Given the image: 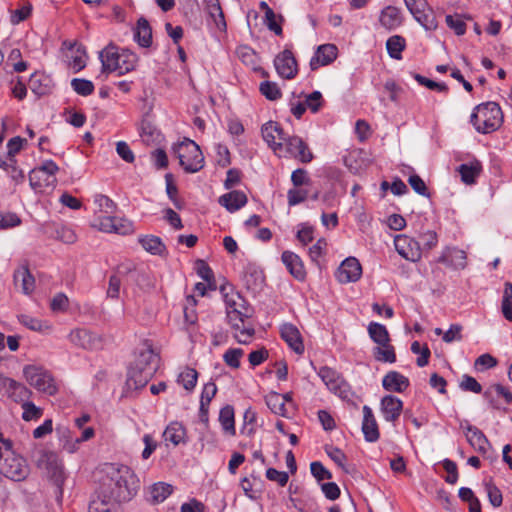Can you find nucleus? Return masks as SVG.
<instances>
[{
    "mask_svg": "<svg viewBox=\"0 0 512 512\" xmlns=\"http://www.w3.org/2000/svg\"><path fill=\"white\" fill-rule=\"evenodd\" d=\"M101 472V494L89 505V512H119L120 503L131 500L140 487L134 471L123 464L105 463Z\"/></svg>",
    "mask_w": 512,
    "mask_h": 512,
    "instance_id": "obj_1",
    "label": "nucleus"
},
{
    "mask_svg": "<svg viewBox=\"0 0 512 512\" xmlns=\"http://www.w3.org/2000/svg\"><path fill=\"white\" fill-rule=\"evenodd\" d=\"M226 306V315L228 322L234 329V336L241 344H247L253 337L255 330L247 323L251 316V309L246 305V301L241 295L232 288L227 291L226 287L221 289Z\"/></svg>",
    "mask_w": 512,
    "mask_h": 512,
    "instance_id": "obj_2",
    "label": "nucleus"
},
{
    "mask_svg": "<svg viewBox=\"0 0 512 512\" xmlns=\"http://www.w3.org/2000/svg\"><path fill=\"white\" fill-rule=\"evenodd\" d=\"M470 123L481 134L497 131L503 124L501 107L493 101L477 105L471 113Z\"/></svg>",
    "mask_w": 512,
    "mask_h": 512,
    "instance_id": "obj_3",
    "label": "nucleus"
},
{
    "mask_svg": "<svg viewBox=\"0 0 512 512\" xmlns=\"http://www.w3.org/2000/svg\"><path fill=\"white\" fill-rule=\"evenodd\" d=\"M0 473L14 481L24 480L29 474L25 459L15 454L6 441L0 444Z\"/></svg>",
    "mask_w": 512,
    "mask_h": 512,
    "instance_id": "obj_4",
    "label": "nucleus"
},
{
    "mask_svg": "<svg viewBox=\"0 0 512 512\" xmlns=\"http://www.w3.org/2000/svg\"><path fill=\"white\" fill-rule=\"evenodd\" d=\"M180 166L187 173H196L204 167V156L200 147L190 139H184L173 147Z\"/></svg>",
    "mask_w": 512,
    "mask_h": 512,
    "instance_id": "obj_5",
    "label": "nucleus"
},
{
    "mask_svg": "<svg viewBox=\"0 0 512 512\" xmlns=\"http://www.w3.org/2000/svg\"><path fill=\"white\" fill-rule=\"evenodd\" d=\"M58 171L59 167L53 160L44 161L39 167L32 169L29 173L31 188L34 190L54 188L57 183L56 173Z\"/></svg>",
    "mask_w": 512,
    "mask_h": 512,
    "instance_id": "obj_6",
    "label": "nucleus"
},
{
    "mask_svg": "<svg viewBox=\"0 0 512 512\" xmlns=\"http://www.w3.org/2000/svg\"><path fill=\"white\" fill-rule=\"evenodd\" d=\"M27 382L40 392L50 396L58 391L57 385L52 376L43 368L29 365L23 370Z\"/></svg>",
    "mask_w": 512,
    "mask_h": 512,
    "instance_id": "obj_7",
    "label": "nucleus"
},
{
    "mask_svg": "<svg viewBox=\"0 0 512 512\" xmlns=\"http://www.w3.org/2000/svg\"><path fill=\"white\" fill-rule=\"evenodd\" d=\"M318 376L326 387L340 398L349 399L352 396L350 385L336 370L324 366L319 369Z\"/></svg>",
    "mask_w": 512,
    "mask_h": 512,
    "instance_id": "obj_8",
    "label": "nucleus"
},
{
    "mask_svg": "<svg viewBox=\"0 0 512 512\" xmlns=\"http://www.w3.org/2000/svg\"><path fill=\"white\" fill-rule=\"evenodd\" d=\"M407 9L414 18L426 29L435 30L438 26L433 10L426 0H404Z\"/></svg>",
    "mask_w": 512,
    "mask_h": 512,
    "instance_id": "obj_9",
    "label": "nucleus"
},
{
    "mask_svg": "<svg viewBox=\"0 0 512 512\" xmlns=\"http://www.w3.org/2000/svg\"><path fill=\"white\" fill-rule=\"evenodd\" d=\"M283 153L299 160L302 163H309L313 159V154L308 145L298 136H285L283 139Z\"/></svg>",
    "mask_w": 512,
    "mask_h": 512,
    "instance_id": "obj_10",
    "label": "nucleus"
},
{
    "mask_svg": "<svg viewBox=\"0 0 512 512\" xmlns=\"http://www.w3.org/2000/svg\"><path fill=\"white\" fill-rule=\"evenodd\" d=\"M394 246L399 255L408 261L417 262L421 258V245L414 238L404 234L397 235L394 238Z\"/></svg>",
    "mask_w": 512,
    "mask_h": 512,
    "instance_id": "obj_11",
    "label": "nucleus"
},
{
    "mask_svg": "<svg viewBox=\"0 0 512 512\" xmlns=\"http://www.w3.org/2000/svg\"><path fill=\"white\" fill-rule=\"evenodd\" d=\"M98 223L95 226L106 233H117L121 235H128L133 233V223L125 218L103 216L98 217Z\"/></svg>",
    "mask_w": 512,
    "mask_h": 512,
    "instance_id": "obj_12",
    "label": "nucleus"
},
{
    "mask_svg": "<svg viewBox=\"0 0 512 512\" xmlns=\"http://www.w3.org/2000/svg\"><path fill=\"white\" fill-rule=\"evenodd\" d=\"M274 66L283 79H293L298 73V64L290 49H284L275 57Z\"/></svg>",
    "mask_w": 512,
    "mask_h": 512,
    "instance_id": "obj_13",
    "label": "nucleus"
},
{
    "mask_svg": "<svg viewBox=\"0 0 512 512\" xmlns=\"http://www.w3.org/2000/svg\"><path fill=\"white\" fill-rule=\"evenodd\" d=\"M262 136L264 141L271 147L274 152L278 153L279 156H286L283 154V139L286 134L276 122H267L262 126Z\"/></svg>",
    "mask_w": 512,
    "mask_h": 512,
    "instance_id": "obj_14",
    "label": "nucleus"
},
{
    "mask_svg": "<svg viewBox=\"0 0 512 512\" xmlns=\"http://www.w3.org/2000/svg\"><path fill=\"white\" fill-rule=\"evenodd\" d=\"M362 267L359 261L354 257L345 259L336 272L337 280L342 283L356 282L360 279Z\"/></svg>",
    "mask_w": 512,
    "mask_h": 512,
    "instance_id": "obj_15",
    "label": "nucleus"
},
{
    "mask_svg": "<svg viewBox=\"0 0 512 512\" xmlns=\"http://www.w3.org/2000/svg\"><path fill=\"white\" fill-rule=\"evenodd\" d=\"M281 338L287 343L289 348L296 354L302 355L305 347L303 339L298 328L291 323H284L280 327Z\"/></svg>",
    "mask_w": 512,
    "mask_h": 512,
    "instance_id": "obj_16",
    "label": "nucleus"
},
{
    "mask_svg": "<svg viewBox=\"0 0 512 512\" xmlns=\"http://www.w3.org/2000/svg\"><path fill=\"white\" fill-rule=\"evenodd\" d=\"M69 340L83 349H95L101 344V339L85 328H77L70 332Z\"/></svg>",
    "mask_w": 512,
    "mask_h": 512,
    "instance_id": "obj_17",
    "label": "nucleus"
},
{
    "mask_svg": "<svg viewBox=\"0 0 512 512\" xmlns=\"http://www.w3.org/2000/svg\"><path fill=\"white\" fill-rule=\"evenodd\" d=\"M0 384H2L8 392L9 397L15 402H26L28 401L31 391L22 383L15 381L14 379L4 377L0 374Z\"/></svg>",
    "mask_w": 512,
    "mask_h": 512,
    "instance_id": "obj_18",
    "label": "nucleus"
},
{
    "mask_svg": "<svg viewBox=\"0 0 512 512\" xmlns=\"http://www.w3.org/2000/svg\"><path fill=\"white\" fill-rule=\"evenodd\" d=\"M380 409L388 422L396 421L403 410V402L394 395H386L381 399Z\"/></svg>",
    "mask_w": 512,
    "mask_h": 512,
    "instance_id": "obj_19",
    "label": "nucleus"
},
{
    "mask_svg": "<svg viewBox=\"0 0 512 512\" xmlns=\"http://www.w3.org/2000/svg\"><path fill=\"white\" fill-rule=\"evenodd\" d=\"M46 469L48 477L56 485L59 493L62 494V486L66 479L63 463L57 458L56 455L51 454L47 457Z\"/></svg>",
    "mask_w": 512,
    "mask_h": 512,
    "instance_id": "obj_20",
    "label": "nucleus"
},
{
    "mask_svg": "<svg viewBox=\"0 0 512 512\" xmlns=\"http://www.w3.org/2000/svg\"><path fill=\"white\" fill-rule=\"evenodd\" d=\"M337 57V47L333 44L320 45L317 48L315 55L310 60V68L312 70L318 69L320 66H325L332 63Z\"/></svg>",
    "mask_w": 512,
    "mask_h": 512,
    "instance_id": "obj_21",
    "label": "nucleus"
},
{
    "mask_svg": "<svg viewBox=\"0 0 512 512\" xmlns=\"http://www.w3.org/2000/svg\"><path fill=\"white\" fill-rule=\"evenodd\" d=\"M153 376L151 369L144 370L132 364L128 370L126 385L129 389L137 390L145 387Z\"/></svg>",
    "mask_w": 512,
    "mask_h": 512,
    "instance_id": "obj_22",
    "label": "nucleus"
},
{
    "mask_svg": "<svg viewBox=\"0 0 512 512\" xmlns=\"http://www.w3.org/2000/svg\"><path fill=\"white\" fill-rule=\"evenodd\" d=\"M282 262L289 273L297 280L303 281L306 278V270L301 258L292 251H284L281 256Z\"/></svg>",
    "mask_w": 512,
    "mask_h": 512,
    "instance_id": "obj_23",
    "label": "nucleus"
},
{
    "mask_svg": "<svg viewBox=\"0 0 512 512\" xmlns=\"http://www.w3.org/2000/svg\"><path fill=\"white\" fill-rule=\"evenodd\" d=\"M133 365L144 370L151 369L152 373H156L159 367V356L153 350L151 345H146L137 355Z\"/></svg>",
    "mask_w": 512,
    "mask_h": 512,
    "instance_id": "obj_24",
    "label": "nucleus"
},
{
    "mask_svg": "<svg viewBox=\"0 0 512 512\" xmlns=\"http://www.w3.org/2000/svg\"><path fill=\"white\" fill-rule=\"evenodd\" d=\"M362 432L364 434L365 440L368 442H375L379 439L380 436L378 424L373 415V411L367 405L363 407Z\"/></svg>",
    "mask_w": 512,
    "mask_h": 512,
    "instance_id": "obj_25",
    "label": "nucleus"
},
{
    "mask_svg": "<svg viewBox=\"0 0 512 512\" xmlns=\"http://www.w3.org/2000/svg\"><path fill=\"white\" fill-rule=\"evenodd\" d=\"M118 56H120V52L112 43L108 44L99 52V59L102 64L103 73L116 72Z\"/></svg>",
    "mask_w": 512,
    "mask_h": 512,
    "instance_id": "obj_26",
    "label": "nucleus"
},
{
    "mask_svg": "<svg viewBox=\"0 0 512 512\" xmlns=\"http://www.w3.org/2000/svg\"><path fill=\"white\" fill-rule=\"evenodd\" d=\"M382 386L387 391L401 393L408 388L409 379L397 371H390L383 377Z\"/></svg>",
    "mask_w": 512,
    "mask_h": 512,
    "instance_id": "obj_27",
    "label": "nucleus"
},
{
    "mask_svg": "<svg viewBox=\"0 0 512 512\" xmlns=\"http://www.w3.org/2000/svg\"><path fill=\"white\" fill-rule=\"evenodd\" d=\"M319 197V191H312L310 187H299L293 186L287 192V202L289 206H296L305 200L311 198L317 200Z\"/></svg>",
    "mask_w": 512,
    "mask_h": 512,
    "instance_id": "obj_28",
    "label": "nucleus"
},
{
    "mask_svg": "<svg viewBox=\"0 0 512 512\" xmlns=\"http://www.w3.org/2000/svg\"><path fill=\"white\" fill-rule=\"evenodd\" d=\"M163 438L165 442H170L174 446L179 444H185L186 429L180 422H171L163 432Z\"/></svg>",
    "mask_w": 512,
    "mask_h": 512,
    "instance_id": "obj_29",
    "label": "nucleus"
},
{
    "mask_svg": "<svg viewBox=\"0 0 512 512\" xmlns=\"http://www.w3.org/2000/svg\"><path fill=\"white\" fill-rule=\"evenodd\" d=\"M247 203L245 193L234 190L222 195L219 198V204L225 207L230 212H235Z\"/></svg>",
    "mask_w": 512,
    "mask_h": 512,
    "instance_id": "obj_30",
    "label": "nucleus"
},
{
    "mask_svg": "<svg viewBox=\"0 0 512 512\" xmlns=\"http://www.w3.org/2000/svg\"><path fill=\"white\" fill-rule=\"evenodd\" d=\"M379 21L386 30H394L402 23L400 10L394 6L385 7L380 14Z\"/></svg>",
    "mask_w": 512,
    "mask_h": 512,
    "instance_id": "obj_31",
    "label": "nucleus"
},
{
    "mask_svg": "<svg viewBox=\"0 0 512 512\" xmlns=\"http://www.w3.org/2000/svg\"><path fill=\"white\" fill-rule=\"evenodd\" d=\"M457 171L461 176L462 182L467 185H471L475 183L476 178L480 175L482 165L480 161L475 159L469 163L461 164L457 168Z\"/></svg>",
    "mask_w": 512,
    "mask_h": 512,
    "instance_id": "obj_32",
    "label": "nucleus"
},
{
    "mask_svg": "<svg viewBox=\"0 0 512 512\" xmlns=\"http://www.w3.org/2000/svg\"><path fill=\"white\" fill-rule=\"evenodd\" d=\"M494 394L503 397L507 404L512 403V393L501 384H493L488 387L483 394L484 398L490 403L492 408H499L498 404L494 400Z\"/></svg>",
    "mask_w": 512,
    "mask_h": 512,
    "instance_id": "obj_33",
    "label": "nucleus"
},
{
    "mask_svg": "<svg viewBox=\"0 0 512 512\" xmlns=\"http://www.w3.org/2000/svg\"><path fill=\"white\" fill-rule=\"evenodd\" d=\"M134 39L141 47H149L152 43V30L148 21L140 18L134 30Z\"/></svg>",
    "mask_w": 512,
    "mask_h": 512,
    "instance_id": "obj_34",
    "label": "nucleus"
},
{
    "mask_svg": "<svg viewBox=\"0 0 512 512\" xmlns=\"http://www.w3.org/2000/svg\"><path fill=\"white\" fill-rule=\"evenodd\" d=\"M137 62L138 57L134 52L127 49H123L120 52V56H118L116 71L119 73V75L126 74L135 69Z\"/></svg>",
    "mask_w": 512,
    "mask_h": 512,
    "instance_id": "obj_35",
    "label": "nucleus"
},
{
    "mask_svg": "<svg viewBox=\"0 0 512 512\" xmlns=\"http://www.w3.org/2000/svg\"><path fill=\"white\" fill-rule=\"evenodd\" d=\"M14 282L16 286L21 283L24 294H30L35 287V279L27 267H22L14 272Z\"/></svg>",
    "mask_w": 512,
    "mask_h": 512,
    "instance_id": "obj_36",
    "label": "nucleus"
},
{
    "mask_svg": "<svg viewBox=\"0 0 512 512\" xmlns=\"http://www.w3.org/2000/svg\"><path fill=\"white\" fill-rule=\"evenodd\" d=\"M265 402L268 408L276 415L287 416L286 409V396L279 394L277 392H270L265 397Z\"/></svg>",
    "mask_w": 512,
    "mask_h": 512,
    "instance_id": "obj_37",
    "label": "nucleus"
},
{
    "mask_svg": "<svg viewBox=\"0 0 512 512\" xmlns=\"http://www.w3.org/2000/svg\"><path fill=\"white\" fill-rule=\"evenodd\" d=\"M173 491L170 484L158 482L153 484L149 490L148 501L152 504H159L163 502Z\"/></svg>",
    "mask_w": 512,
    "mask_h": 512,
    "instance_id": "obj_38",
    "label": "nucleus"
},
{
    "mask_svg": "<svg viewBox=\"0 0 512 512\" xmlns=\"http://www.w3.org/2000/svg\"><path fill=\"white\" fill-rule=\"evenodd\" d=\"M219 422L226 434L230 436H234L236 434L234 409L232 406L226 405L221 408L219 412Z\"/></svg>",
    "mask_w": 512,
    "mask_h": 512,
    "instance_id": "obj_39",
    "label": "nucleus"
},
{
    "mask_svg": "<svg viewBox=\"0 0 512 512\" xmlns=\"http://www.w3.org/2000/svg\"><path fill=\"white\" fill-rule=\"evenodd\" d=\"M466 437L468 442L479 452H486L489 442L486 436L477 427L469 426Z\"/></svg>",
    "mask_w": 512,
    "mask_h": 512,
    "instance_id": "obj_40",
    "label": "nucleus"
},
{
    "mask_svg": "<svg viewBox=\"0 0 512 512\" xmlns=\"http://www.w3.org/2000/svg\"><path fill=\"white\" fill-rule=\"evenodd\" d=\"M373 357L376 361L384 363L396 362V353L391 342L377 345L373 348Z\"/></svg>",
    "mask_w": 512,
    "mask_h": 512,
    "instance_id": "obj_41",
    "label": "nucleus"
},
{
    "mask_svg": "<svg viewBox=\"0 0 512 512\" xmlns=\"http://www.w3.org/2000/svg\"><path fill=\"white\" fill-rule=\"evenodd\" d=\"M367 331L371 340L377 345L391 342L389 332L383 324L371 322Z\"/></svg>",
    "mask_w": 512,
    "mask_h": 512,
    "instance_id": "obj_42",
    "label": "nucleus"
},
{
    "mask_svg": "<svg viewBox=\"0 0 512 512\" xmlns=\"http://www.w3.org/2000/svg\"><path fill=\"white\" fill-rule=\"evenodd\" d=\"M50 80L43 74L33 73L29 79L28 86L37 96H42L50 91Z\"/></svg>",
    "mask_w": 512,
    "mask_h": 512,
    "instance_id": "obj_43",
    "label": "nucleus"
},
{
    "mask_svg": "<svg viewBox=\"0 0 512 512\" xmlns=\"http://www.w3.org/2000/svg\"><path fill=\"white\" fill-rule=\"evenodd\" d=\"M405 47V38L400 35H393L386 41V49L389 56L396 60L402 59V52Z\"/></svg>",
    "mask_w": 512,
    "mask_h": 512,
    "instance_id": "obj_44",
    "label": "nucleus"
},
{
    "mask_svg": "<svg viewBox=\"0 0 512 512\" xmlns=\"http://www.w3.org/2000/svg\"><path fill=\"white\" fill-rule=\"evenodd\" d=\"M141 246L149 253L154 255H161L166 247L162 240L154 235H147L139 238Z\"/></svg>",
    "mask_w": 512,
    "mask_h": 512,
    "instance_id": "obj_45",
    "label": "nucleus"
},
{
    "mask_svg": "<svg viewBox=\"0 0 512 512\" xmlns=\"http://www.w3.org/2000/svg\"><path fill=\"white\" fill-rule=\"evenodd\" d=\"M93 202L97 207L96 212L104 213L110 216L117 208L116 203L107 195L96 193L93 196Z\"/></svg>",
    "mask_w": 512,
    "mask_h": 512,
    "instance_id": "obj_46",
    "label": "nucleus"
},
{
    "mask_svg": "<svg viewBox=\"0 0 512 512\" xmlns=\"http://www.w3.org/2000/svg\"><path fill=\"white\" fill-rule=\"evenodd\" d=\"M198 379V373L195 369L186 367L178 376V382L187 391H192L196 386Z\"/></svg>",
    "mask_w": 512,
    "mask_h": 512,
    "instance_id": "obj_47",
    "label": "nucleus"
},
{
    "mask_svg": "<svg viewBox=\"0 0 512 512\" xmlns=\"http://www.w3.org/2000/svg\"><path fill=\"white\" fill-rule=\"evenodd\" d=\"M259 90L270 101H275L282 97V92L276 82L263 81L260 83Z\"/></svg>",
    "mask_w": 512,
    "mask_h": 512,
    "instance_id": "obj_48",
    "label": "nucleus"
},
{
    "mask_svg": "<svg viewBox=\"0 0 512 512\" xmlns=\"http://www.w3.org/2000/svg\"><path fill=\"white\" fill-rule=\"evenodd\" d=\"M71 87L77 94L81 96L91 95L94 91V84L90 80L83 78L72 79Z\"/></svg>",
    "mask_w": 512,
    "mask_h": 512,
    "instance_id": "obj_49",
    "label": "nucleus"
},
{
    "mask_svg": "<svg viewBox=\"0 0 512 512\" xmlns=\"http://www.w3.org/2000/svg\"><path fill=\"white\" fill-rule=\"evenodd\" d=\"M23 409L22 418L25 421L38 420L43 415V409L37 407L33 402L26 401L21 405Z\"/></svg>",
    "mask_w": 512,
    "mask_h": 512,
    "instance_id": "obj_50",
    "label": "nucleus"
},
{
    "mask_svg": "<svg viewBox=\"0 0 512 512\" xmlns=\"http://www.w3.org/2000/svg\"><path fill=\"white\" fill-rule=\"evenodd\" d=\"M243 355L244 351L241 348H230L224 353L223 360L230 368L238 369Z\"/></svg>",
    "mask_w": 512,
    "mask_h": 512,
    "instance_id": "obj_51",
    "label": "nucleus"
},
{
    "mask_svg": "<svg viewBox=\"0 0 512 512\" xmlns=\"http://www.w3.org/2000/svg\"><path fill=\"white\" fill-rule=\"evenodd\" d=\"M413 78L422 86H425L426 88L430 90H435L441 93H447L448 92V86L445 83H440L433 81L431 79H428L420 74L414 73Z\"/></svg>",
    "mask_w": 512,
    "mask_h": 512,
    "instance_id": "obj_52",
    "label": "nucleus"
},
{
    "mask_svg": "<svg viewBox=\"0 0 512 512\" xmlns=\"http://www.w3.org/2000/svg\"><path fill=\"white\" fill-rule=\"evenodd\" d=\"M195 269L199 277L206 281L210 286L214 283V273L209 265L204 260H197L195 263Z\"/></svg>",
    "mask_w": 512,
    "mask_h": 512,
    "instance_id": "obj_53",
    "label": "nucleus"
},
{
    "mask_svg": "<svg viewBox=\"0 0 512 512\" xmlns=\"http://www.w3.org/2000/svg\"><path fill=\"white\" fill-rule=\"evenodd\" d=\"M5 172L15 185H20L25 181L24 171L18 166L15 158H11V164Z\"/></svg>",
    "mask_w": 512,
    "mask_h": 512,
    "instance_id": "obj_54",
    "label": "nucleus"
},
{
    "mask_svg": "<svg viewBox=\"0 0 512 512\" xmlns=\"http://www.w3.org/2000/svg\"><path fill=\"white\" fill-rule=\"evenodd\" d=\"M291 182L293 186L299 187H311L312 181L308 176V173L305 169L298 168L294 170L291 174Z\"/></svg>",
    "mask_w": 512,
    "mask_h": 512,
    "instance_id": "obj_55",
    "label": "nucleus"
},
{
    "mask_svg": "<svg viewBox=\"0 0 512 512\" xmlns=\"http://www.w3.org/2000/svg\"><path fill=\"white\" fill-rule=\"evenodd\" d=\"M124 273L123 269H119L118 272L112 275L109 279V285L107 289V295L110 298H118L121 287V275Z\"/></svg>",
    "mask_w": 512,
    "mask_h": 512,
    "instance_id": "obj_56",
    "label": "nucleus"
},
{
    "mask_svg": "<svg viewBox=\"0 0 512 512\" xmlns=\"http://www.w3.org/2000/svg\"><path fill=\"white\" fill-rule=\"evenodd\" d=\"M497 365V360L490 354L480 355L474 362V368L477 371H484Z\"/></svg>",
    "mask_w": 512,
    "mask_h": 512,
    "instance_id": "obj_57",
    "label": "nucleus"
},
{
    "mask_svg": "<svg viewBox=\"0 0 512 512\" xmlns=\"http://www.w3.org/2000/svg\"><path fill=\"white\" fill-rule=\"evenodd\" d=\"M209 16L213 19L214 23L220 30L226 29V22L224 13L221 6H208L206 7Z\"/></svg>",
    "mask_w": 512,
    "mask_h": 512,
    "instance_id": "obj_58",
    "label": "nucleus"
},
{
    "mask_svg": "<svg viewBox=\"0 0 512 512\" xmlns=\"http://www.w3.org/2000/svg\"><path fill=\"white\" fill-rule=\"evenodd\" d=\"M485 488L491 505L500 507L503 501L501 491L493 483H486Z\"/></svg>",
    "mask_w": 512,
    "mask_h": 512,
    "instance_id": "obj_59",
    "label": "nucleus"
},
{
    "mask_svg": "<svg viewBox=\"0 0 512 512\" xmlns=\"http://www.w3.org/2000/svg\"><path fill=\"white\" fill-rule=\"evenodd\" d=\"M19 321L25 327H27L28 329L33 330V331H42L44 328L48 327L41 320H39L37 318H34V317H31L29 315H21V316H19Z\"/></svg>",
    "mask_w": 512,
    "mask_h": 512,
    "instance_id": "obj_60",
    "label": "nucleus"
},
{
    "mask_svg": "<svg viewBox=\"0 0 512 512\" xmlns=\"http://www.w3.org/2000/svg\"><path fill=\"white\" fill-rule=\"evenodd\" d=\"M304 103L307 108L316 113L320 110L323 103L322 94L319 91H314L306 96Z\"/></svg>",
    "mask_w": 512,
    "mask_h": 512,
    "instance_id": "obj_61",
    "label": "nucleus"
},
{
    "mask_svg": "<svg viewBox=\"0 0 512 512\" xmlns=\"http://www.w3.org/2000/svg\"><path fill=\"white\" fill-rule=\"evenodd\" d=\"M460 388L464 391H470L476 394L482 392V386L478 383V381L469 375H464L460 382Z\"/></svg>",
    "mask_w": 512,
    "mask_h": 512,
    "instance_id": "obj_62",
    "label": "nucleus"
},
{
    "mask_svg": "<svg viewBox=\"0 0 512 512\" xmlns=\"http://www.w3.org/2000/svg\"><path fill=\"white\" fill-rule=\"evenodd\" d=\"M69 305L68 297L64 293L56 294L50 303V308L53 312H64Z\"/></svg>",
    "mask_w": 512,
    "mask_h": 512,
    "instance_id": "obj_63",
    "label": "nucleus"
},
{
    "mask_svg": "<svg viewBox=\"0 0 512 512\" xmlns=\"http://www.w3.org/2000/svg\"><path fill=\"white\" fill-rule=\"evenodd\" d=\"M408 183L416 193L429 197L427 186L419 175H411L408 179Z\"/></svg>",
    "mask_w": 512,
    "mask_h": 512,
    "instance_id": "obj_64",
    "label": "nucleus"
}]
</instances>
